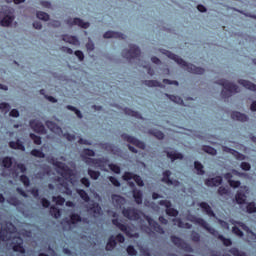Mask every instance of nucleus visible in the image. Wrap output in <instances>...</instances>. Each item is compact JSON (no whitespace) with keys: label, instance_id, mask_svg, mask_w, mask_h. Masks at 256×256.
<instances>
[{"label":"nucleus","instance_id":"nucleus-1","mask_svg":"<svg viewBox=\"0 0 256 256\" xmlns=\"http://www.w3.org/2000/svg\"><path fill=\"white\" fill-rule=\"evenodd\" d=\"M52 163L54 167H56V171L62 177V181L58 185V189L60 193H64L65 195H73V190L69 187V179H71V175L73 171L67 164L63 162H59L57 159H53Z\"/></svg>","mask_w":256,"mask_h":256},{"label":"nucleus","instance_id":"nucleus-51","mask_svg":"<svg viewBox=\"0 0 256 256\" xmlns=\"http://www.w3.org/2000/svg\"><path fill=\"white\" fill-rule=\"evenodd\" d=\"M180 249H183V251H186V253H193V247L187 242H182V246Z\"/></svg>","mask_w":256,"mask_h":256},{"label":"nucleus","instance_id":"nucleus-45","mask_svg":"<svg viewBox=\"0 0 256 256\" xmlns=\"http://www.w3.org/2000/svg\"><path fill=\"white\" fill-rule=\"evenodd\" d=\"M30 155H32L33 157H37L38 159H45V153H43V151L39 149H33L30 152Z\"/></svg>","mask_w":256,"mask_h":256},{"label":"nucleus","instance_id":"nucleus-37","mask_svg":"<svg viewBox=\"0 0 256 256\" xmlns=\"http://www.w3.org/2000/svg\"><path fill=\"white\" fill-rule=\"evenodd\" d=\"M143 83L146 85V87H165L163 84H161V82L157 80H145Z\"/></svg>","mask_w":256,"mask_h":256},{"label":"nucleus","instance_id":"nucleus-48","mask_svg":"<svg viewBox=\"0 0 256 256\" xmlns=\"http://www.w3.org/2000/svg\"><path fill=\"white\" fill-rule=\"evenodd\" d=\"M202 150L204 151V153H208V155H217V149L211 147V146H203Z\"/></svg>","mask_w":256,"mask_h":256},{"label":"nucleus","instance_id":"nucleus-54","mask_svg":"<svg viewBox=\"0 0 256 256\" xmlns=\"http://www.w3.org/2000/svg\"><path fill=\"white\" fill-rule=\"evenodd\" d=\"M52 201L56 203V205H63L65 203V198L62 196H53Z\"/></svg>","mask_w":256,"mask_h":256},{"label":"nucleus","instance_id":"nucleus-32","mask_svg":"<svg viewBox=\"0 0 256 256\" xmlns=\"http://www.w3.org/2000/svg\"><path fill=\"white\" fill-rule=\"evenodd\" d=\"M187 221H190L191 223H195V225H205V219L203 218H199L195 215H191L189 214L187 217H186Z\"/></svg>","mask_w":256,"mask_h":256},{"label":"nucleus","instance_id":"nucleus-60","mask_svg":"<svg viewBox=\"0 0 256 256\" xmlns=\"http://www.w3.org/2000/svg\"><path fill=\"white\" fill-rule=\"evenodd\" d=\"M218 195H220V197H224V195H229V189L225 188L224 186H220L218 188Z\"/></svg>","mask_w":256,"mask_h":256},{"label":"nucleus","instance_id":"nucleus-41","mask_svg":"<svg viewBox=\"0 0 256 256\" xmlns=\"http://www.w3.org/2000/svg\"><path fill=\"white\" fill-rule=\"evenodd\" d=\"M50 215L54 217V219H59L61 217V210L55 206L50 207Z\"/></svg>","mask_w":256,"mask_h":256},{"label":"nucleus","instance_id":"nucleus-57","mask_svg":"<svg viewBox=\"0 0 256 256\" xmlns=\"http://www.w3.org/2000/svg\"><path fill=\"white\" fill-rule=\"evenodd\" d=\"M30 139H32V141L34 142L35 145H41V143H42L41 137L35 135L34 133L30 134Z\"/></svg>","mask_w":256,"mask_h":256},{"label":"nucleus","instance_id":"nucleus-53","mask_svg":"<svg viewBox=\"0 0 256 256\" xmlns=\"http://www.w3.org/2000/svg\"><path fill=\"white\" fill-rule=\"evenodd\" d=\"M178 227H180V229H191L193 227V225L187 223V222H183L181 219H178Z\"/></svg>","mask_w":256,"mask_h":256},{"label":"nucleus","instance_id":"nucleus-50","mask_svg":"<svg viewBox=\"0 0 256 256\" xmlns=\"http://www.w3.org/2000/svg\"><path fill=\"white\" fill-rule=\"evenodd\" d=\"M88 175L91 177V179H94V181H97V179L101 177V172L88 169Z\"/></svg>","mask_w":256,"mask_h":256},{"label":"nucleus","instance_id":"nucleus-3","mask_svg":"<svg viewBox=\"0 0 256 256\" xmlns=\"http://www.w3.org/2000/svg\"><path fill=\"white\" fill-rule=\"evenodd\" d=\"M160 53H162V55H166L168 59H172V61H175V63H177V65H180L182 69H185L186 67V71H188V73H193L194 75H203V73H205V69L197 67L194 64L187 63L185 60H183V58L179 57L176 54H173V52L169 50L160 49Z\"/></svg>","mask_w":256,"mask_h":256},{"label":"nucleus","instance_id":"nucleus-52","mask_svg":"<svg viewBox=\"0 0 256 256\" xmlns=\"http://www.w3.org/2000/svg\"><path fill=\"white\" fill-rule=\"evenodd\" d=\"M108 167L110 170L113 171V173H116V175H119L121 173V167H119V165L117 164H108Z\"/></svg>","mask_w":256,"mask_h":256},{"label":"nucleus","instance_id":"nucleus-46","mask_svg":"<svg viewBox=\"0 0 256 256\" xmlns=\"http://www.w3.org/2000/svg\"><path fill=\"white\" fill-rule=\"evenodd\" d=\"M37 19H40V21H49L50 16L47 14V12L38 11L36 13Z\"/></svg>","mask_w":256,"mask_h":256},{"label":"nucleus","instance_id":"nucleus-22","mask_svg":"<svg viewBox=\"0 0 256 256\" xmlns=\"http://www.w3.org/2000/svg\"><path fill=\"white\" fill-rule=\"evenodd\" d=\"M112 203L116 209H121L125 203H127V200L123 196L113 194L112 195Z\"/></svg>","mask_w":256,"mask_h":256},{"label":"nucleus","instance_id":"nucleus-34","mask_svg":"<svg viewBox=\"0 0 256 256\" xmlns=\"http://www.w3.org/2000/svg\"><path fill=\"white\" fill-rule=\"evenodd\" d=\"M9 148L10 149H18L19 151H25V146L23 145V142L21 140L11 141L9 142Z\"/></svg>","mask_w":256,"mask_h":256},{"label":"nucleus","instance_id":"nucleus-15","mask_svg":"<svg viewBox=\"0 0 256 256\" xmlns=\"http://www.w3.org/2000/svg\"><path fill=\"white\" fill-rule=\"evenodd\" d=\"M30 127L35 131V133H39L40 135H47V129H45V125L41 123L39 120L30 121Z\"/></svg>","mask_w":256,"mask_h":256},{"label":"nucleus","instance_id":"nucleus-33","mask_svg":"<svg viewBox=\"0 0 256 256\" xmlns=\"http://www.w3.org/2000/svg\"><path fill=\"white\" fill-rule=\"evenodd\" d=\"M200 227H203L210 235H213V237H216L217 239L221 234H219V231L215 230V228L211 227L207 221H205L204 225H201Z\"/></svg>","mask_w":256,"mask_h":256},{"label":"nucleus","instance_id":"nucleus-8","mask_svg":"<svg viewBox=\"0 0 256 256\" xmlns=\"http://www.w3.org/2000/svg\"><path fill=\"white\" fill-rule=\"evenodd\" d=\"M121 139H123V141H126V143H131V145H134L135 147H137L138 149H142L143 151H145V149L147 148V145L145 144V142L127 133L121 134Z\"/></svg>","mask_w":256,"mask_h":256},{"label":"nucleus","instance_id":"nucleus-7","mask_svg":"<svg viewBox=\"0 0 256 256\" xmlns=\"http://www.w3.org/2000/svg\"><path fill=\"white\" fill-rule=\"evenodd\" d=\"M122 215L129 221H139L141 219V211L134 207H127L122 209Z\"/></svg>","mask_w":256,"mask_h":256},{"label":"nucleus","instance_id":"nucleus-18","mask_svg":"<svg viewBox=\"0 0 256 256\" xmlns=\"http://www.w3.org/2000/svg\"><path fill=\"white\" fill-rule=\"evenodd\" d=\"M171 172L169 170H166L163 172V178L161 179L162 183H165L166 185H173L174 187H179L181 185V182L179 180H171Z\"/></svg>","mask_w":256,"mask_h":256},{"label":"nucleus","instance_id":"nucleus-24","mask_svg":"<svg viewBox=\"0 0 256 256\" xmlns=\"http://www.w3.org/2000/svg\"><path fill=\"white\" fill-rule=\"evenodd\" d=\"M164 153H166V156L168 159H171V162L177 161V159L183 160V155L177 150H165Z\"/></svg>","mask_w":256,"mask_h":256},{"label":"nucleus","instance_id":"nucleus-9","mask_svg":"<svg viewBox=\"0 0 256 256\" xmlns=\"http://www.w3.org/2000/svg\"><path fill=\"white\" fill-rule=\"evenodd\" d=\"M113 217L114 219H112V225H115V227H117V229H119L120 231H122V233H125V235H127V237H139L138 233H135L134 235L131 234V232H129V228H127V225L122 223V220H119L117 217V213H113Z\"/></svg>","mask_w":256,"mask_h":256},{"label":"nucleus","instance_id":"nucleus-10","mask_svg":"<svg viewBox=\"0 0 256 256\" xmlns=\"http://www.w3.org/2000/svg\"><path fill=\"white\" fill-rule=\"evenodd\" d=\"M94 147H97L98 149H103L104 151H107V153H112V155H121L122 151L119 146H116L111 143H96L94 144Z\"/></svg>","mask_w":256,"mask_h":256},{"label":"nucleus","instance_id":"nucleus-39","mask_svg":"<svg viewBox=\"0 0 256 256\" xmlns=\"http://www.w3.org/2000/svg\"><path fill=\"white\" fill-rule=\"evenodd\" d=\"M165 96L168 97V99H170V101L173 103H177V105H183V99H181V97L167 93H165Z\"/></svg>","mask_w":256,"mask_h":256},{"label":"nucleus","instance_id":"nucleus-19","mask_svg":"<svg viewBox=\"0 0 256 256\" xmlns=\"http://www.w3.org/2000/svg\"><path fill=\"white\" fill-rule=\"evenodd\" d=\"M236 225H239V227H241V229H243V231L246 232L247 239H248L249 243H251L253 241H256V234L254 232H252L251 229L248 228V226L245 223H243V222H236Z\"/></svg>","mask_w":256,"mask_h":256},{"label":"nucleus","instance_id":"nucleus-55","mask_svg":"<svg viewBox=\"0 0 256 256\" xmlns=\"http://www.w3.org/2000/svg\"><path fill=\"white\" fill-rule=\"evenodd\" d=\"M247 213H256V204L255 202H250L246 206Z\"/></svg>","mask_w":256,"mask_h":256},{"label":"nucleus","instance_id":"nucleus-35","mask_svg":"<svg viewBox=\"0 0 256 256\" xmlns=\"http://www.w3.org/2000/svg\"><path fill=\"white\" fill-rule=\"evenodd\" d=\"M115 247H117V240L115 239V236H110L106 244V251H113Z\"/></svg>","mask_w":256,"mask_h":256},{"label":"nucleus","instance_id":"nucleus-26","mask_svg":"<svg viewBox=\"0 0 256 256\" xmlns=\"http://www.w3.org/2000/svg\"><path fill=\"white\" fill-rule=\"evenodd\" d=\"M104 39H125L126 36L123 33L115 31H107L103 35Z\"/></svg>","mask_w":256,"mask_h":256},{"label":"nucleus","instance_id":"nucleus-49","mask_svg":"<svg viewBox=\"0 0 256 256\" xmlns=\"http://www.w3.org/2000/svg\"><path fill=\"white\" fill-rule=\"evenodd\" d=\"M218 239L220 240V241H222V243H223V245L225 246V247H231L232 245H233V242L231 241V239H229V238H225L223 235H219L218 236Z\"/></svg>","mask_w":256,"mask_h":256},{"label":"nucleus","instance_id":"nucleus-58","mask_svg":"<svg viewBox=\"0 0 256 256\" xmlns=\"http://www.w3.org/2000/svg\"><path fill=\"white\" fill-rule=\"evenodd\" d=\"M232 233L236 235V237H240V238L244 237L243 231H241V229H239V227L237 226H234L232 228Z\"/></svg>","mask_w":256,"mask_h":256},{"label":"nucleus","instance_id":"nucleus-25","mask_svg":"<svg viewBox=\"0 0 256 256\" xmlns=\"http://www.w3.org/2000/svg\"><path fill=\"white\" fill-rule=\"evenodd\" d=\"M199 207L202 208V210L204 211V213H206V215H208V217H214V219H217V215L215 214V212H213V209L207 202H201L199 204Z\"/></svg>","mask_w":256,"mask_h":256},{"label":"nucleus","instance_id":"nucleus-43","mask_svg":"<svg viewBox=\"0 0 256 256\" xmlns=\"http://www.w3.org/2000/svg\"><path fill=\"white\" fill-rule=\"evenodd\" d=\"M66 109H68V111H73L78 119H83V113H81V110L77 109L75 106L67 105Z\"/></svg>","mask_w":256,"mask_h":256},{"label":"nucleus","instance_id":"nucleus-30","mask_svg":"<svg viewBox=\"0 0 256 256\" xmlns=\"http://www.w3.org/2000/svg\"><path fill=\"white\" fill-rule=\"evenodd\" d=\"M239 85H242V87H245V89H248L249 91H254L256 93V84L248 81L240 79L238 80Z\"/></svg>","mask_w":256,"mask_h":256},{"label":"nucleus","instance_id":"nucleus-38","mask_svg":"<svg viewBox=\"0 0 256 256\" xmlns=\"http://www.w3.org/2000/svg\"><path fill=\"white\" fill-rule=\"evenodd\" d=\"M194 169L197 171V175H205V170L203 164L199 161L194 162Z\"/></svg>","mask_w":256,"mask_h":256},{"label":"nucleus","instance_id":"nucleus-63","mask_svg":"<svg viewBox=\"0 0 256 256\" xmlns=\"http://www.w3.org/2000/svg\"><path fill=\"white\" fill-rule=\"evenodd\" d=\"M86 49H87V51L95 50V43H93V40H91V38H89L88 43H86Z\"/></svg>","mask_w":256,"mask_h":256},{"label":"nucleus","instance_id":"nucleus-11","mask_svg":"<svg viewBox=\"0 0 256 256\" xmlns=\"http://www.w3.org/2000/svg\"><path fill=\"white\" fill-rule=\"evenodd\" d=\"M159 205L166 207V215L169 217H177L179 215V210L173 208V204L169 200H160Z\"/></svg>","mask_w":256,"mask_h":256},{"label":"nucleus","instance_id":"nucleus-20","mask_svg":"<svg viewBox=\"0 0 256 256\" xmlns=\"http://www.w3.org/2000/svg\"><path fill=\"white\" fill-rule=\"evenodd\" d=\"M76 223H89L88 218H82L81 215L77 213H72L70 219L68 220V225H76Z\"/></svg>","mask_w":256,"mask_h":256},{"label":"nucleus","instance_id":"nucleus-13","mask_svg":"<svg viewBox=\"0 0 256 256\" xmlns=\"http://www.w3.org/2000/svg\"><path fill=\"white\" fill-rule=\"evenodd\" d=\"M66 24H68L69 27L77 25V27H81V29H89V27H91L89 22H85L81 18H68Z\"/></svg>","mask_w":256,"mask_h":256},{"label":"nucleus","instance_id":"nucleus-40","mask_svg":"<svg viewBox=\"0 0 256 256\" xmlns=\"http://www.w3.org/2000/svg\"><path fill=\"white\" fill-rule=\"evenodd\" d=\"M184 241L185 240H183L177 236H171V242L173 243V245L178 247V249H181V246L183 245Z\"/></svg>","mask_w":256,"mask_h":256},{"label":"nucleus","instance_id":"nucleus-4","mask_svg":"<svg viewBox=\"0 0 256 256\" xmlns=\"http://www.w3.org/2000/svg\"><path fill=\"white\" fill-rule=\"evenodd\" d=\"M15 21V9L9 6L0 8V27H11Z\"/></svg>","mask_w":256,"mask_h":256},{"label":"nucleus","instance_id":"nucleus-44","mask_svg":"<svg viewBox=\"0 0 256 256\" xmlns=\"http://www.w3.org/2000/svg\"><path fill=\"white\" fill-rule=\"evenodd\" d=\"M150 135H153L156 137V139H159L160 141L165 139V134L159 130H149Z\"/></svg>","mask_w":256,"mask_h":256},{"label":"nucleus","instance_id":"nucleus-36","mask_svg":"<svg viewBox=\"0 0 256 256\" xmlns=\"http://www.w3.org/2000/svg\"><path fill=\"white\" fill-rule=\"evenodd\" d=\"M125 115H129L130 117H135L136 119H143V116H141V113L131 110L130 108L124 109Z\"/></svg>","mask_w":256,"mask_h":256},{"label":"nucleus","instance_id":"nucleus-16","mask_svg":"<svg viewBox=\"0 0 256 256\" xmlns=\"http://www.w3.org/2000/svg\"><path fill=\"white\" fill-rule=\"evenodd\" d=\"M87 213L97 218L101 215V213H103V210L101 209V206L99 205V203L93 202L92 204H89L87 206Z\"/></svg>","mask_w":256,"mask_h":256},{"label":"nucleus","instance_id":"nucleus-12","mask_svg":"<svg viewBox=\"0 0 256 256\" xmlns=\"http://www.w3.org/2000/svg\"><path fill=\"white\" fill-rule=\"evenodd\" d=\"M247 195H249V187L241 186L235 196V200L238 205H243L245 201H247Z\"/></svg>","mask_w":256,"mask_h":256},{"label":"nucleus","instance_id":"nucleus-29","mask_svg":"<svg viewBox=\"0 0 256 256\" xmlns=\"http://www.w3.org/2000/svg\"><path fill=\"white\" fill-rule=\"evenodd\" d=\"M62 41L65 43H69L70 45H80L79 39L76 36H69L67 34H63Z\"/></svg>","mask_w":256,"mask_h":256},{"label":"nucleus","instance_id":"nucleus-6","mask_svg":"<svg viewBox=\"0 0 256 256\" xmlns=\"http://www.w3.org/2000/svg\"><path fill=\"white\" fill-rule=\"evenodd\" d=\"M129 47V50L125 49L122 51V56L124 57V59H127V61L137 59V57L141 55V49L137 45L133 44H131Z\"/></svg>","mask_w":256,"mask_h":256},{"label":"nucleus","instance_id":"nucleus-2","mask_svg":"<svg viewBox=\"0 0 256 256\" xmlns=\"http://www.w3.org/2000/svg\"><path fill=\"white\" fill-rule=\"evenodd\" d=\"M11 230H5L0 228V239L1 241H8V245L18 253H25V248L23 247V238L19 234L15 233V226L9 224Z\"/></svg>","mask_w":256,"mask_h":256},{"label":"nucleus","instance_id":"nucleus-23","mask_svg":"<svg viewBox=\"0 0 256 256\" xmlns=\"http://www.w3.org/2000/svg\"><path fill=\"white\" fill-rule=\"evenodd\" d=\"M222 183H223V177L221 176L209 178V179H206L205 181V185H207V187H219V185H221Z\"/></svg>","mask_w":256,"mask_h":256},{"label":"nucleus","instance_id":"nucleus-28","mask_svg":"<svg viewBox=\"0 0 256 256\" xmlns=\"http://www.w3.org/2000/svg\"><path fill=\"white\" fill-rule=\"evenodd\" d=\"M231 118L234 121H241V123H245V122L249 121V116H247L246 114H243L241 112H232Z\"/></svg>","mask_w":256,"mask_h":256},{"label":"nucleus","instance_id":"nucleus-17","mask_svg":"<svg viewBox=\"0 0 256 256\" xmlns=\"http://www.w3.org/2000/svg\"><path fill=\"white\" fill-rule=\"evenodd\" d=\"M92 161L100 171H106V172L109 171L107 170V166L109 167V158L101 157V158L93 159Z\"/></svg>","mask_w":256,"mask_h":256},{"label":"nucleus","instance_id":"nucleus-56","mask_svg":"<svg viewBox=\"0 0 256 256\" xmlns=\"http://www.w3.org/2000/svg\"><path fill=\"white\" fill-rule=\"evenodd\" d=\"M20 181L23 183L24 187H29L31 185V181L29 180V177L27 175L20 176Z\"/></svg>","mask_w":256,"mask_h":256},{"label":"nucleus","instance_id":"nucleus-27","mask_svg":"<svg viewBox=\"0 0 256 256\" xmlns=\"http://www.w3.org/2000/svg\"><path fill=\"white\" fill-rule=\"evenodd\" d=\"M147 221H148L150 227L152 229H154V231H156V233H160V235H164L165 234V230H163L161 225H159V223L155 222V220H153L151 218H147Z\"/></svg>","mask_w":256,"mask_h":256},{"label":"nucleus","instance_id":"nucleus-31","mask_svg":"<svg viewBox=\"0 0 256 256\" xmlns=\"http://www.w3.org/2000/svg\"><path fill=\"white\" fill-rule=\"evenodd\" d=\"M132 193H133L135 203H137V205H141V203H143V191L137 188H134L132 190Z\"/></svg>","mask_w":256,"mask_h":256},{"label":"nucleus","instance_id":"nucleus-61","mask_svg":"<svg viewBox=\"0 0 256 256\" xmlns=\"http://www.w3.org/2000/svg\"><path fill=\"white\" fill-rule=\"evenodd\" d=\"M110 183H112V185H114V187H121V182H119V180L116 177L110 176L108 177Z\"/></svg>","mask_w":256,"mask_h":256},{"label":"nucleus","instance_id":"nucleus-21","mask_svg":"<svg viewBox=\"0 0 256 256\" xmlns=\"http://www.w3.org/2000/svg\"><path fill=\"white\" fill-rule=\"evenodd\" d=\"M45 125L52 133H55V135H63V129H61L57 123L48 120Z\"/></svg>","mask_w":256,"mask_h":256},{"label":"nucleus","instance_id":"nucleus-42","mask_svg":"<svg viewBox=\"0 0 256 256\" xmlns=\"http://www.w3.org/2000/svg\"><path fill=\"white\" fill-rule=\"evenodd\" d=\"M12 166H13V159H11V157L3 158L2 167H4L5 169H11Z\"/></svg>","mask_w":256,"mask_h":256},{"label":"nucleus","instance_id":"nucleus-14","mask_svg":"<svg viewBox=\"0 0 256 256\" xmlns=\"http://www.w3.org/2000/svg\"><path fill=\"white\" fill-rule=\"evenodd\" d=\"M122 178L124 181H131V179H133L135 183L138 185V187H145V182H143V179L141 178V176L133 172H125Z\"/></svg>","mask_w":256,"mask_h":256},{"label":"nucleus","instance_id":"nucleus-5","mask_svg":"<svg viewBox=\"0 0 256 256\" xmlns=\"http://www.w3.org/2000/svg\"><path fill=\"white\" fill-rule=\"evenodd\" d=\"M217 84L223 86V90L221 92L222 99H229V97H233L235 93H239V86L233 82L221 79L217 81Z\"/></svg>","mask_w":256,"mask_h":256},{"label":"nucleus","instance_id":"nucleus-59","mask_svg":"<svg viewBox=\"0 0 256 256\" xmlns=\"http://www.w3.org/2000/svg\"><path fill=\"white\" fill-rule=\"evenodd\" d=\"M191 239L194 243H199V241H201V235H199V233L192 231L191 233Z\"/></svg>","mask_w":256,"mask_h":256},{"label":"nucleus","instance_id":"nucleus-64","mask_svg":"<svg viewBox=\"0 0 256 256\" xmlns=\"http://www.w3.org/2000/svg\"><path fill=\"white\" fill-rule=\"evenodd\" d=\"M240 167L243 171H251V164H249L248 162H242L240 164Z\"/></svg>","mask_w":256,"mask_h":256},{"label":"nucleus","instance_id":"nucleus-62","mask_svg":"<svg viewBox=\"0 0 256 256\" xmlns=\"http://www.w3.org/2000/svg\"><path fill=\"white\" fill-rule=\"evenodd\" d=\"M10 109H11V106L8 103L6 102L0 103V111H5V113H8Z\"/></svg>","mask_w":256,"mask_h":256},{"label":"nucleus","instance_id":"nucleus-47","mask_svg":"<svg viewBox=\"0 0 256 256\" xmlns=\"http://www.w3.org/2000/svg\"><path fill=\"white\" fill-rule=\"evenodd\" d=\"M77 193L85 203H89V201H91L89 194H87L85 190H78Z\"/></svg>","mask_w":256,"mask_h":256}]
</instances>
